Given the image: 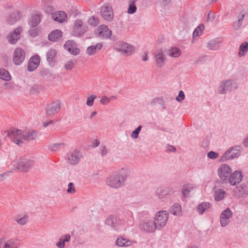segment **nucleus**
Returning <instances> with one entry per match:
<instances>
[{
    "instance_id": "obj_1",
    "label": "nucleus",
    "mask_w": 248,
    "mask_h": 248,
    "mask_svg": "<svg viewBox=\"0 0 248 248\" xmlns=\"http://www.w3.org/2000/svg\"><path fill=\"white\" fill-rule=\"evenodd\" d=\"M123 169L120 172H116L109 176L107 181V184L112 188H119L124 185V181L127 177L125 173H124Z\"/></svg>"
},
{
    "instance_id": "obj_2",
    "label": "nucleus",
    "mask_w": 248,
    "mask_h": 248,
    "mask_svg": "<svg viewBox=\"0 0 248 248\" xmlns=\"http://www.w3.org/2000/svg\"><path fill=\"white\" fill-rule=\"evenodd\" d=\"M88 30V26L87 25H84L81 19H77L74 22L71 34L73 36L79 37L83 36Z\"/></svg>"
},
{
    "instance_id": "obj_3",
    "label": "nucleus",
    "mask_w": 248,
    "mask_h": 248,
    "mask_svg": "<svg viewBox=\"0 0 248 248\" xmlns=\"http://www.w3.org/2000/svg\"><path fill=\"white\" fill-rule=\"evenodd\" d=\"M242 147L235 146L227 150L219 159V161L223 162L226 160L233 159L238 158L241 154Z\"/></svg>"
},
{
    "instance_id": "obj_4",
    "label": "nucleus",
    "mask_w": 248,
    "mask_h": 248,
    "mask_svg": "<svg viewBox=\"0 0 248 248\" xmlns=\"http://www.w3.org/2000/svg\"><path fill=\"white\" fill-rule=\"evenodd\" d=\"M33 163L34 162L32 160L21 158L19 159L17 162L13 165V169L27 172L33 165Z\"/></svg>"
},
{
    "instance_id": "obj_5",
    "label": "nucleus",
    "mask_w": 248,
    "mask_h": 248,
    "mask_svg": "<svg viewBox=\"0 0 248 248\" xmlns=\"http://www.w3.org/2000/svg\"><path fill=\"white\" fill-rule=\"evenodd\" d=\"M237 88V84L232 80H224L220 82L218 92L219 93L225 94L227 92H231L232 90H236Z\"/></svg>"
},
{
    "instance_id": "obj_6",
    "label": "nucleus",
    "mask_w": 248,
    "mask_h": 248,
    "mask_svg": "<svg viewBox=\"0 0 248 248\" xmlns=\"http://www.w3.org/2000/svg\"><path fill=\"white\" fill-rule=\"evenodd\" d=\"M232 169L230 166L227 164H222L218 169V173L219 177L224 183L229 182V177L231 176Z\"/></svg>"
},
{
    "instance_id": "obj_7",
    "label": "nucleus",
    "mask_w": 248,
    "mask_h": 248,
    "mask_svg": "<svg viewBox=\"0 0 248 248\" xmlns=\"http://www.w3.org/2000/svg\"><path fill=\"white\" fill-rule=\"evenodd\" d=\"M169 213L165 211H160L156 214L155 222L156 224L157 229L160 230L166 223L168 219Z\"/></svg>"
},
{
    "instance_id": "obj_8",
    "label": "nucleus",
    "mask_w": 248,
    "mask_h": 248,
    "mask_svg": "<svg viewBox=\"0 0 248 248\" xmlns=\"http://www.w3.org/2000/svg\"><path fill=\"white\" fill-rule=\"evenodd\" d=\"M24 134V131L20 129H14L8 134V137L11 138L12 140L20 146H22L23 141L22 139V135Z\"/></svg>"
},
{
    "instance_id": "obj_9",
    "label": "nucleus",
    "mask_w": 248,
    "mask_h": 248,
    "mask_svg": "<svg viewBox=\"0 0 248 248\" xmlns=\"http://www.w3.org/2000/svg\"><path fill=\"white\" fill-rule=\"evenodd\" d=\"M25 57V51L21 48L17 47L14 51L13 62L15 65H20L24 61Z\"/></svg>"
},
{
    "instance_id": "obj_10",
    "label": "nucleus",
    "mask_w": 248,
    "mask_h": 248,
    "mask_svg": "<svg viewBox=\"0 0 248 248\" xmlns=\"http://www.w3.org/2000/svg\"><path fill=\"white\" fill-rule=\"evenodd\" d=\"M61 109V103L59 101L53 102L48 105L46 108L47 117L54 115L57 113Z\"/></svg>"
},
{
    "instance_id": "obj_11",
    "label": "nucleus",
    "mask_w": 248,
    "mask_h": 248,
    "mask_svg": "<svg viewBox=\"0 0 248 248\" xmlns=\"http://www.w3.org/2000/svg\"><path fill=\"white\" fill-rule=\"evenodd\" d=\"M65 49L74 55H77L79 54L80 49L77 47V44L73 40H68L63 46Z\"/></svg>"
},
{
    "instance_id": "obj_12",
    "label": "nucleus",
    "mask_w": 248,
    "mask_h": 248,
    "mask_svg": "<svg viewBox=\"0 0 248 248\" xmlns=\"http://www.w3.org/2000/svg\"><path fill=\"white\" fill-rule=\"evenodd\" d=\"M233 213L229 208H227L221 214L220 222L222 227L226 226L230 222V218L232 216Z\"/></svg>"
},
{
    "instance_id": "obj_13",
    "label": "nucleus",
    "mask_w": 248,
    "mask_h": 248,
    "mask_svg": "<svg viewBox=\"0 0 248 248\" xmlns=\"http://www.w3.org/2000/svg\"><path fill=\"white\" fill-rule=\"evenodd\" d=\"M81 153L77 150H73L67 155V161L72 165L77 164L82 157Z\"/></svg>"
},
{
    "instance_id": "obj_14",
    "label": "nucleus",
    "mask_w": 248,
    "mask_h": 248,
    "mask_svg": "<svg viewBox=\"0 0 248 248\" xmlns=\"http://www.w3.org/2000/svg\"><path fill=\"white\" fill-rule=\"evenodd\" d=\"M154 56L157 67L161 68L165 65L166 57L161 49L155 52Z\"/></svg>"
},
{
    "instance_id": "obj_15",
    "label": "nucleus",
    "mask_w": 248,
    "mask_h": 248,
    "mask_svg": "<svg viewBox=\"0 0 248 248\" xmlns=\"http://www.w3.org/2000/svg\"><path fill=\"white\" fill-rule=\"evenodd\" d=\"M112 31L108 26L105 25H101L97 28V35L103 39H108L110 37Z\"/></svg>"
},
{
    "instance_id": "obj_16",
    "label": "nucleus",
    "mask_w": 248,
    "mask_h": 248,
    "mask_svg": "<svg viewBox=\"0 0 248 248\" xmlns=\"http://www.w3.org/2000/svg\"><path fill=\"white\" fill-rule=\"evenodd\" d=\"M22 31V27H18L13 32L10 33L7 36L8 41L11 44H15L17 42V40L20 39V34Z\"/></svg>"
},
{
    "instance_id": "obj_17",
    "label": "nucleus",
    "mask_w": 248,
    "mask_h": 248,
    "mask_svg": "<svg viewBox=\"0 0 248 248\" xmlns=\"http://www.w3.org/2000/svg\"><path fill=\"white\" fill-rule=\"evenodd\" d=\"M101 15L103 18L107 21H112L113 19V13L112 8L108 5L102 7Z\"/></svg>"
},
{
    "instance_id": "obj_18",
    "label": "nucleus",
    "mask_w": 248,
    "mask_h": 248,
    "mask_svg": "<svg viewBox=\"0 0 248 248\" xmlns=\"http://www.w3.org/2000/svg\"><path fill=\"white\" fill-rule=\"evenodd\" d=\"M40 61V59L38 55L31 57L28 62L27 70L30 72L34 71L38 67Z\"/></svg>"
},
{
    "instance_id": "obj_19",
    "label": "nucleus",
    "mask_w": 248,
    "mask_h": 248,
    "mask_svg": "<svg viewBox=\"0 0 248 248\" xmlns=\"http://www.w3.org/2000/svg\"><path fill=\"white\" fill-rule=\"evenodd\" d=\"M105 224L114 230H117V226L121 224V220L117 216H109L106 219Z\"/></svg>"
},
{
    "instance_id": "obj_20",
    "label": "nucleus",
    "mask_w": 248,
    "mask_h": 248,
    "mask_svg": "<svg viewBox=\"0 0 248 248\" xmlns=\"http://www.w3.org/2000/svg\"><path fill=\"white\" fill-rule=\"evenodd\" d=\"M243 176L240 171L236 170L231 174L229 179V183L233 186L239 184L242 180Z\"/></svg>"
},
{
    "instance_id": "obj_21",
    "label": "nucleus",
    "mask_w": 248,
    "mask_h": 248,
    "mask_svg": "<svg viewBox=\"0 0 248 248\" xmlns=\"http://www.w3.org/2000/svg\"><path fill=\"white\" fill-rule=\"evenodd\" d=\"M141 227L145 232H152L157 229L156 224L154 220H147L142 223Z\"/></svg>"
},
{
    "instance_id": "obj_22",
    "label": "nucleus",
    "mask_w": 248,
    "mask_h": 248,
    "mask_svg": "<svg viewBox=\"0 0 248 248\" xmlns=\"http://www.w3.org/2000/svg\"><path fill=\"white\" fill-rule=\"evenodd\" d=\"M173 193L171 188L167 186H161L156 190V194L159 199L164 198L166 195Z\"/></svg>"
},
{
    "instance_id": "obj_23",
    "label": "nucleus",
    "mask_w": 248,
    "mask_h": 248,
    "mask_svg": "<svg viewBox=\"0 0 248 248\" xmlns=\"http://www.w3.org/2000/svg\"><path fill=\"white\" fill-rule=\"evenodd\" d=\"M66 14L63 11L56 12L52 14V18L55 21L62 23L65 20Z\"/></svg>"
},
{
    "instance_id": "obj_24",
    "label": "nucleus",
    "mask_w": 248,
    "mask_h": 248,
    "mask_svg": "<svg viewBox=\"0 0 248 248\" xmlns=\"http://www.w3.org/2000/svg\"><path fill=\"white\" fill-rule=\"evenodd\" d=\"M120 52H122L127 55H130L134 52L133 47L127 43H123L122 45L118 48Z\"/></svg>"
},
{
    "instance_id": "obj_25",
    "label": "nucleus",
    "mask_w": 248,
    "mask_h": 248,
    "mask_svg": "<svg viewBox=\"0 0 248 248\" xmlns=\"http://www.w3.org/2000/svg\"><path fill=\"white\" fill-rule=\"evenodd\" d=\"M38 131L36 130L26 131L22 135V139L25 140H34L38 136Z\"/></svg>"
},
{
    "instance_id": "obj_26",
    "label": "nucleus",
    "mask_w": 248,
    "mask_h": 248,
    "mask_svg": "<svg viewBox=\"0 0 248 248\" xmlns=\"http://www.w3.org/2000/svg\"><path fill=\"white\" fill-rule=\"evenodd\" d=\"M62 36V32L59 30L52 31L48 36L49 40L52 42H56L59 40Z\"/></svg>"
},
{
    "instance_id": "obj_27",
    "label": "nucleus",
    "mask_w": 248,
    "mask_h": 248,
    "mask_svg": "<svg viewBox=\"0 0 248 248\" xmlns=\"http://www.w3.org/2000/svg\"><path fill=\"white\" fill-rule=\"evenodd\" d=\"M20 240L12 238L4 244L3 248H18L20 247Z\"/></svg>"
},
{
    "instance_id": "obj_28",
    "label": "nucleus",
    "mask_w": 248,
    "mask_h": 248,
    "mask_svg": "<svg viewBox=\"0 0 248 248\" xmlns=\"http://www.w3.org/2000/svg\"><path fill=\"white\" fill-rule=\"evenodd\" d=\"M57 51L55 49L51 48L46 53V57L47 61L51 66L54 65V58L56 56Z\"/></svg>"
},
{
    "instance_id": "obj_29",
    "label": "nucleus",
    "mask_w": 248,
    "mask_h": 248,
    "mask_svg": "<svg viewBox=\"0 0 248 248\" xmlns=\"http://www.w3.org/2000/svg\"><path fill=\"white\" fill-rule=\"evenodd\" d=\"M211 207V204L208 202H202L197 207V211L199 214H202L204 212L208 211Z\"/></svg>"
},
{
    "instance_id": "obj_30",
    "label": "nucleus",
    "mask_w": 248,
    "mask_h": 248,
    "mask_svg": "<svg viewBox=\"0 0 248 248\" xmlns=\"http://www.w3.org/2000/svg\"><path fill=\"white\" fill-rule=\"evenodd\" d=\"M103 44L99 43L95 46H91L87 47L86 50V53L90 56H92L95 54L97 50H99L102 48Z\"/></svg>"
},
{
    "instance_id": "obj_31",
    "label": "nucleus",
    "mask_w": 248,
    "mask_h": 248,
    "mask_svg": "<svg viewBox=\"0 0 248 248\" xmlns=\"http://www.w3.org/2000/svg\"><path fill=\"white\" fill-rule=\"evenodd\" d=\"M41 16L38 14L32 15L29 20L31 26L37 27L41 21Z\"/></svg>"
},
{
    "instance_id": "obj_32",
    "label": "nucleus",
    "mask_w": 248,
    "mask_h": 248,
    "mask_svg": "<svg viewBox=\"0 0 248 248\" xmlns=\"http://www.w3.org/2000/svg\"><path fill=\"white\" fill-rule=\"evenodd\" d=\"M45 90V87L42 85L37 84H33L30 89V93L31 94L39 93Z\"/></svg>"
},
{
    "instance_id": "obj_33",
    "label": "nucleus",
    "mask_w": 248,
    "mask_h": 248,
    "mask_svg": "<svg viewBox=\"0 0 248 248\" xmlns=\"http://www.w3.org/2000/svg\"><path fill=\"white\" fill-rule=\"evenodd\" d=\"M234 195L239 198L246 197L248 194L246 191H244V187L240 186H236L234 190Z\"/></svg>"
},
{
    "instance_id": "obj_34",
    "label": "nucleus",
    "mask_w": 248,
    "mask_h": 248,
    "mask_svg": "<svg viewBox=\"0 0 248 248\" xmlns=\"http://www.w3.org/2000/svg\"><path fill=\"white\" fill-rule=\"evenodd\" d=\"M115 243L119 247H128L131 245L132 241L122 237H120L117 239Z\"/></svg>"
},
{
    "instance_id": "obj_35",
    "label": "nucleus",
    "mask_w": 248,
    "mask_h": 248,
    "mask_svg": "<svg viewBox=\"0 0 248 248\" xmlns=\"http://www.w3.org/2000/svg\"><path fill=\"white\" fill-rule=\"evenodd\" d=\"M245 12L244 10L240 12V16H238V19L233 24V28L235 30H238L242 25V21L245 16Z\"/></svg>"
},
{
    "instance_id": "obj_36",
    "label": "nucleus",
    "mask_w": 248,
    "mask_h": 248,
    "mask_svg": "<svg viewBox=\"0 0 248 248\" xmlns=\"http://www.w3.org/2000/svg\"><path fill=\"white\" fill-rule=\"evenodd\" d=\"M19 19V13L17 11H15L10 15V17L7 19V22L8 24L12 25Z\"/></svg>"
},
{
    "instance_id": "obj_37",
    "label": "nucleus",
    "mask_w": 248,
    "mask_h": 248,
    "mask_svg": "<svg viewBox=\"0 0 248 248\" xmlns=\"http://www.w3.org/2000/svg\"><path fill=\"white\" fill-rule=\"evenodd\" d=\"M170 212L175 216H179L181 213V206L179 203H176L170 208Z\"/></svg>"
},
{
    "instance_id": "obj_38",
    "label": "nucleus",
    "mask_w": 248,
    "mask_h": 248,
    "mask_svg": "<svg viewBox=\"0 0 248 248\" xmlns=\"http://www.w3.org/2000/svg\"><path fill=\"white\" fill-rule=\"evenodd\" d=\"M248 50V43L247 42H243L239 47V52L238 55L240 57L244 56Z\"/></svg>"
},
{
    "instance_id": "obj_39",
    "label": "nucleus",
    "mask_w": 248,
    "mask_h": 248,
    "mask_svg": "<svg viewBox=\"0 0 248 248\" xmlns=\"http://www.w3.org/2000/svg\"><path fill=\"white\" fill-rule=\"evenodd\" d=\"M11 76L9 73L4 69H0V79L5 81H9L11 79Z\"/></svg>"
},
{
    "instance_id": "obj_40",
    "label": "nucleus",
    "mask_w": 248,
    "mask_h": 248,
    "mask_svg": "<svg viewBox=\"0 0 248 248\" xmlns=\"http://www.w3.org/2000/svg\"><path fill=\"white\" fill-rule=\"evenodd\" d=\"M156 104L161 105L163 109H166V106L164 104V99L162 97L155 98L152 100L151 102V105L154 106Z\"/></svg>"
},
{
    "instance_id": "obj_41",
    "label": "nucleus",
    "mask_w": 248,
    "mask_h": 248,
    "mask_svg": "<svg viewBox=\"0 0 248 248\" xmlns=\"http://www.w3.org/2000/svg\"><path fill=\"white\" fill-rule=\"evenodd\" d=\"M219 46V42L216 40H212L208 42L207 47L210 50H217Z\"/></svg>"
},
{
    "instance_id": "obj_42",
    "label": "nucleus",
    "mask_w": 248,
    "mask_h": 248,
    "mask_svg": "<svg viewBox=\"0 0 248 248\" xmlns=\"http://www.w3.org/2000/svg\"><path fill=\"white\" fill-rule=\"evenodd\" d=\"M225 194V192L222 189H218L215 192V200L216 201H220L223 198Z\"/></svg>"
},
{
    "instance_id": "obj_43",
    "label": "nucleus",
    "mask_w": 248,
    "mask_h": 248,
    "mask_svg": "<svg viewBox=\"0 0 248 248\" xmlns=\"http://www.w3.org/2000/svg\"><path fill=\"white\" fill-rule=\"evenodd\" d=\"M137 9V8L135 5V3L129 0L127 13L129 14H133L136 12Z\"/></svg>"
},
{
    "instance_id": "obj_44",
    "label": "nucleus",
    "mask_w": 248,
    "mask_h": 248,
    "mask_svg": "<svg viewBox=\"0 0 248 248\" xmlns=\"http://www.w3.org/2000/svg\"><path fill=\"white\" fill-rule=\"evenodd\" d=\"M88 22L89 25L95 27L99 24V20L97 17L92 16L89 18Z\"/></svg>"
},
{
    "instance_id": "obj_45",
    "label": "nucleus",
    "mask_w": 248,
    "mask_h": 248,
    "mask_svg": "<svg viewBox=\"0 0 248 248\" xmlns=\"http://www.w3.org/2000/svg\"><path fill=\"white\" fill-rule=\"evenodd\" d=\"M204 26L203 24H200L195 30L193 33V37H195L196 36H199L202 31V30L204 29Z\"/></svg>"
},
{
    "instance_id": "obj_46",
    "label": "nucleus",
    "mask_w": 248,
    "mask_h": 248,
    "mask_svg": "<svg viewBox=\"0 0 248 248\" xmlns=\"http://www.w3.org/2000/svg\"><path fill=\"white\" fill-rule=\"evenodd\" d=\"M169 51L170 55L173 57H178L180 55L181 53L180 49L176 47L171 48V49H170Z\"/></svg>"
},
{
    "instance_id": "obj_47",
    "label": "nucleus",
    "mask_w": 248,
    "mask_h": 248,
    "mask_svg": "<svg viewBox=\"0 0 248 248\" xmlns=\"http://www.w3.org/2000/svg\"><path fill=\"white\" fill-rule=\"evenodd\" d=\"M64 145V144L63 143L52 144L49 146L48 149L53 152H56L60 146Z\"/></svg>"
},
{
    "instance_id": "obj_48",
    "label": "nucleus",
    "mask_w": 248,
    "mask_h": 248,
    "mask_svg": "<svg viewBox=\"0 0 248 248\" xmlns=\"http://www.w3.org/2000/svg\"><path fill=\"white\" fill-rule=\"evenodd\" d=\"M38 31L39 30L37 27L31 26L29 33L31 36L35 37L38 35Z\"/></svg>"
},
{
    "instance_id": "obj_49",
    "label": "nucleus",
    "mask_w": 248,
    "mask_h": 248,
    "mask_svg": "<svg viewBox=\"0 0 248 248\" xmlns=\"http://www.w3.org/2000/svg\"><path fill=\"white\" fill-rule=\"evenodd\" d=\"M191 188L192 187L189 185H184L182 189L183 195L185 197H187Z\"/></svg>"
},
{
    "instance_id": "obj_50",
    "label": "nucleus",
    "mask_w": 248,
    "mask_h": 248,
    "mask_svg": "<svg viewBox=\"0 0 248 248\" xmlns=\"http://www.w3.org/2000/svg\"><path fill=\"white\" fill-rule=\"evenodd\" d=\"M141 128L142 126L141 125H139L132 132L131 136L135 139H137L139 137V133L140 132Z\"/></svg>"
},
{
    "instance_id": "obj_51",
    "label": "nucleus",
    "mask_w": 248,
    "mask_h": 248,
    "mask_svg": "<svg viewBox=\"0 0 248 248\" xmlns=\"http://www.w3.org/2000/svg\"><path fill=\"white\" fill-rule=\"evenodd\" d=\"M96 97V96L95 95H92L88 97L87 99L86 104L88 106H92L93 104L94 100Z\"/></svg>"
},
{
    "instance_id": "obj_52",
    "label": "nucleus",
    "mask_w": 248,
    "mask_h": 248,
    "mask_svg": "<svg viewBox=\"0 0 248 248\" xmlns=\"http://www.w3.org/2000/svg\"><path fill=\"white\" fill-rule=\"evenodd\" d=\"M28 218V216L26 215H25L23 217H21V218L16 219V221L19 224L21 225H24L26 223V222L27 221Z\"/></svg>"
},
{
    "instance_id": "obj_53",
    "label": "nucleus",
    "mask_w": 248,
    "mask_h": 248,
    "mask_svg": "<svg viewBox=\"0 0 248 248\" xmlns=\"http://www.w3.org/2000/svg\"><path fill=\"white\" fill-rule=\"evenodd\" d=\"M76 192V189L74 187V185L73 183L70 182L68 185V188L67 189V192L68 193H74Z\"/></svg>"
},
{
    "instance_id": "obj_54",
    "label": "nucleus",
    "mask_w": 248,
    "mask_h": 248,
    "mask_svg": "<svg viewBox=\"0 0 248 248\" xmlns=\"http://www.w3.org/2000/svg\"><path fill=\"white\" fill-rule=\"evenodd\" d=\"M219 156V155L218 153H216L214 151H210L207 154V156L208 158L212 159H215L217 158Z\"/></svg>"
},
{
    "instance_id": "obj_55",
    "label": "nucleus",
    "mask_w": 248,
    "mask_h": 248,
    "mask_svg": "<svg viewBox=\"0 0 248 248\" xmlns=\"http://www.w3.org/2000/svg\"><path fill=\"white\" fill-rule=\"evenodd\" d=\"M73 66H74V62H73V61H72V60L68 61L64 65V67L67 70H69L72 69L73 68Z\"/></svg>"
},
{
    "instance_id": "obj_56",
    "label": "nucleus",
    "mask_w": 248,
    "mask_h": 248,
    "mask_svg": "<svg viewBox=\"0 0 248 248\" xmlns=\"http://www.w3.org/2000/svg\"><path fill=\"white\" fill-rule=\"evenodd\" d=\"M185 95L184 93L182 91H180L179 93L178 96L176 97V100L181 102L182 100L185 99Z\"/></svg>"
},
{
    "instance_id": "obj_57",
    "label": "nucleus",
    "mask_w": 248,
    "mask_h": 248,
    "mask_svg": "<svg viewBox=\"0 0 248 248\" xmlns=\"http://www.w3.org/2000/svg\"><path fill=\"white\" fill-rule=\"evenodd\" d=\"M215 17V13H212L211 11L208 14L206 21L208 22H212Z\"/></svg>"
},
{
    "instance_id": "obj_58",
    "label": "nucleus",
    "mask_w": 248,
    "mask_h": 248,
    "mask_svg": "<svg viewBox=\"0 0 248 248\" xmlns=\"http://www.w3.org/2000/svg\"><path fill=\"white\" fill-rule=\"evenodd\" d=\"M240 186L244 187V191L248 194V179H245Z\"/></svg>"
},
{
    "instance_id": "obj_59",
    "label": "nucleus",
    "mask_w": 248,
    "mask_h": 248,
    "mask_svg": "<svg viewBox=\"0 0 248 248\" xmlns=\"http://www.w3.org/2000/svg\"><path fill=\"white\" fill-rule=\"evenodd\" d=\"M110 101V99H108V97L106 96H104L103 97L100 99V103L103 105H107L108 104Z\"/></svg>"
},
{
    "instance_id": "obj_60",
    "label": "nucleus",
    "mask_w": 248,
    "mask_h": 248,
    "mask_svg": "<svg viewBox=\"0 0 248 248\" xmlns=\"http://www.w3.org/2000/svg\"><path fill=\"white\" fill-rule=\"evenodd\" d=\"M61 238L63 240V242L65 243V242H68L70 240L71 236L69 234H64Z\"/></svg>"
},
{
    "instance_id": "obj_61",
    "label": "nucleus",
    "mask_w": 248,
    "mask_h": 248,
    "mask_svg": "<svg viewBox=\"0 0 248 248\" xmlns=\"http://www.w3.org/2000/svg\"><path fill=\"white\" fill-rule=\"evenodd\" d=\"M56 246L59 248H63L65 247V243L63 242V240L60 238L59 242L56 243Z\"/></svg>"
},
{
    "instance_id": "obj_62",
    "label": "nucleus",
    "mask_w": 248,
    "mask_h": 248,
    "mask_svg": "<svg viewBox=\"0 0 248 248\" xmlns=\"http://www.w3.org/2000/svg\"><path fill=\"white\" fill-rule=\"evenodd\" d=\"M171 2V0H160V4L161 6L165 7L169 5Z\"/></svg>"
},
{
    "instance_id": "obj_63",
    "label": "nucleus",
    "mask_w": 248,
    "mask_h": 248,
    "mask_svg": "<svg viewBox=\"0 0 248 248\" xmlns=\"http://www.w3.org/2000/svg\"><path fill=\"white\" fill-rule=\"evenodd\" d=\"M49 74V71L47 69H43L40 72V75L44 77L46 76Z\"/></svg>"
},
{
    "instance_id": "obj_64",
    "label": "nucleus",
    "mask_w": 248,
    "mask_h": 248,
    "mask_svg": "<svg viewBox=\"0 0 248 248\" xmlns=\"http://www.w3.org/2000/svg\"><path fill=\"white\" fill-rule=\"evenodd\" d=\"M167 151L168 152H174L176 151V148L173 146L168 145L167 146Z\"/></svg>"
}]
</instances>
